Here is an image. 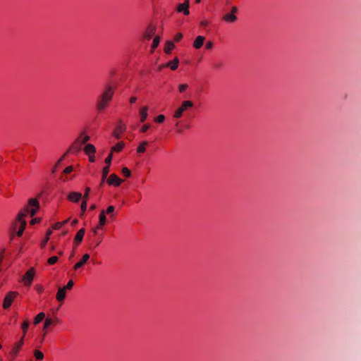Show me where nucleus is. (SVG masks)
I'll list each match as a JSON object with an SVG mask.
<instances>
[{
	"label": "nucleus",
	"mask_w": 361,
	"mask_h": 361,
	"mask_svg": "<svg viewBox=\"0 0 361 361\" xmlns=\"http://www.w3.org/2000/svg\"><path fill=\"white\" fill-rule=\"evenodd\" d=\"M223 19L226 22L233 23L237 20V17L233 13H226L224 16Z\"/></svg>",
	"instance_id": "obj_21"
},
{
	"label": "nucleus",
	"mask_w": 361,
	"mask_h": 361,
	"mask_svg": "<svg viewBox=\"0 0 361 361\" xmlns=\"http://www.w3.org/2000/svg\"><path fill=\"white\" fill-rule=\"evenodd\" d=\"M164 120H165V116L163 114L159 115L158 116H157L155 118V121L159 123H163L164 121Z\"/></svg>",
	"instance_id": "obj_35"
},
{
	"label": "nucleus",
	"mask_w": 361,
	"mask_h": 361,
	"mask_svg": "<svg viewBox=\"0 0 361 361\" xmlns=\"http://www.w3.org/2000/svg\"><path fill=\"white\" fill-rule=\"evenodd\" d=\"M82 197V194L78 192H71L67 196V199L74 203L78 202Z\"/></svg>",
	"instance_id": "obj_9"
},
{
	"label": "nucleus",
	"mask_w": 361,
	"mask_h": 361,
	"mask_svg": "<svg viewBox=\"0 0 361 361\" xmlns=\"http://www.w3.org/2000/svg\"><path fill=\"white\" fill-rule=\"evenodd\" d=\"M17 294L18 293L16 292L13 291H10L8 293V294L4 298L3 302V307L4 309H8L10 307Z\"/></svg>",
	"instance_id": "obj_6"
},
{
	"label": "nucleus",
	"mask_w": 361,
	"mask_h": 361,
	"mask_svg": "<svg viewBox=\"0 0 361 361\" xmlns=\"http://www.w3.org/2000/svg\"><path fill=\"white\" fill-rule=\"evenodd\" d=\"M193 103L191 101L187 100L183 102L181 106L178 108L174 112L173 117L176 118H179L182 116L183 113L187 110L188 108L192 107Z\"/></svg>",
	"instance_id": "obj_3"
},
{
	"label": "nucleus",
	"mask_w": 361,
	"mask_h": 361,
	"mask_svg": "<svg viewBox=\"0 0 361 361\" xmlns=\"http://www.w3.org/2000/svg\"><path fill=\"white\" fill-rule=\"evenodd\" d=\"M23 343H24V340H23V337H22L19 341L16 342L13 345L12 349L10 351V355L12 358L16 357V356L18 355V353L19 350H20L21 347L23 346Z\"/></svg>",
	"instance_id": "obj_7"
},
{
	"label": "nucleus",
	"mask_w": 361,
	"mask_h": 361,
	"mask_svg": "<svg viewBox=\"0 0 361 361\" xmlns=\"http://www.w3.org/2000/svg\"><path fill=\"white\" fill-rule=\"evenodd\" d=\"M125 144L123 142H119L111 148V152H120L123 148Z\"/></svg>",
	"instance_id": "obj_25"
},
{
	"label": "nucleus",
	"mask_w": 361,
	"mask_h": 361,
	"mask_svg": "<svg viewBox=\"0 0 361 361\" xmlns=\"http://www.w3.org/2000/svg\"><path fill=\"white\" fill-rule=\"evenodd\" d=\"M90 140V136L85 135L82 140L80 142L82 145L85 144L87 142Z\"/></svg>",
	"instance_id": "obj_48"
},
{
	"label": "nucleus",
	"mask_w": 361,
	"mask_h": 361,
	"mask_svg": "<svg viewBox=\"0 0 361 361\" xmlns=\"http://www.w3.org/2000/svg\"><path fill=\"white\" fill-rule=\"evenodd\" d=\"M38 222H39V219L35 218L31 220L30 224L34 225Z\"/></svg>",
	"instance_id": "obj_49"
},
{
	"label": "nucleus",
	"mask_w": 361,
	"mask_h": 361,
	"mask_svg": "<svg viewBox=\"0 0 361 361\" xmlns=\"http://www.w3.org/2000/svg\"><path fill=\"white\" fill-rule=\"evenodd\" d=\"M136 101H137V97H132L130 99V104H134Z\"/></svg>",
	"instance_id": "obj_50"
},
{
	"label": "nucleus",
	"mask_w": 361,
	"mask_h": 361,
	"mask_svg": "<svg viewBox=\"0 0 361 361\" xmlns=\"http://www.w3.org/2000/svg\"><path fill=\"white\" fill-rule=\"evenodd\" d=\"M73 255H74V253H73V252H72V253H71V256H70V259L73 256Z\"/></svg>",
	"instance_id": "obj_60"
},
{
	"label": "nucleus",
	"mask_w": 361,
	"mask_h": 361,
	"mask_svg": "<svg viewBox=\"0 0 361 361\" xmlns=\"http://www.w3.org/2000/svg\"><path fill=\"white\" fill-rule=\"evenodd\" d=\"M39 209V204L38 200L37 199H30L28 201L27 205L19 212L16 221L13 224V228L16 229L18 222L20 223V226L16 233L18 237H20L23 235L27 224L24 218L27 214H30L32 216H35Z\"/></svg>",
	"instance_id": "obj_1"
},
{
	"label": "nucleus",
	"mask_w": 361,
	"mask_h": 361,
	"mask_svg": "<svg viewBox=\"0 0 361 361\" xmlns=\"http://www.w3.org/2000/svg\"><path fill=\"white\" fill-rule=\"evenodd\" d=\"M100 242L99 241H97V244H96V246L98 245L99 244Z\"/></svg>",
	"instance_id": "obj_62"
},
{
	"label": "nucleus",
	"mask_w": 361,
	"mask_h": 361,
	"mask_svg": "<svg viewBox=\"0 0 361 361\" xmlns=\"http://www.w3.org/2000/svg\"><path fill=\"white\" fill-rule=\"evenodd\" d=\"M29 324H30V323L28 321H25L21 325L23 332V335L22 337H23V338L25 337V336L26 334L27 330L29 327Z\"/></svg>",
	"instance_id": "obj_29"
},
{
	"label": "nucleus",
	"mask_w": 361,
	"mask_h": 361,
	"mask_svg": "<svg viewBox=\"0 0 361 361\" xmlns=\"http://www.w3.org/2000/svg\"><path fill=\"white\" fill-rule=\"evenodd\" d=\"M52 233V231L51 230L49 229L47 232V234H46V236H45V238L44 239V240L41 243V247H44L46 244L47 243V242L49 241V237L50 235H51Z\"/></svg>",
	"instance_id": "obj_28"
},
{
	"label": "nucleus",
	"mask_w": 361,
	"mask_h": 361,
	"mask_svg": "<svg viewBox=\"0 0 361 361\" xmlns=\"http://www.w3.org/2000/svg\"><path fill=\"white\" fill-rule=\"evenodd\" d=\"M65 157V156L63 155V157H61V159L57 161V163H56V165H55V168H56V167L60 164L61 161L63 160V157Z\"/></svg>",
	"instance_id": "obj_54"
},
{
	"label": "nucleus",
	"mask_w": 361,
	"mask_h": 361,
	"mask_svg": "<svg viewBox=\"0 0 361 361\" xmlns=\"http://www.w3.org/2000/svg\"><path fill=\"white\" fill-rule=\"evenodd\" d=\"M80 209H81V212H82V214H81V216L83 215V214L85 212L86 209H87V201L86 200H83L81 203V205H80Z\"/></svg>",
	"instance_id": "obj_34"
},
{
	"label": "nucleus",
	"mask_w": 361,
	"mask_h": 361,
	"mask_svg": "<svg viewBox=\"0 0 361 361\" xmlns=\"http://www.w3.org/2000/svg\"><path fill=\"white\" fill-rule=\"evenodd\" d=\"M73 285H74L73 281L72 280H71V281H69L68 282V283H67L65 286H63V288H64L66 290H71V289L73 288Z\"/></svg>",
	"instance_id": "obj_39"
},
{
	"label": "nucleus",
	"mask_w": 361,
	"mask_h": 361,
	"mask_svg": "<svg viewBox=\"0 0 361 361\" xmlns=\"http://www.w3.org/2000/svg\"><path fill=\"white\" fill-rule=\"evenodd\" d=\"M68 221V219L67 220H65L63 221H61V222H57L56 223L54 226H53V228L55 229V230H58L59 228H61V226L63 225H64L65 224H66L67 222Z\"/></svg>",
	"instance_id": "obj_31"
},
{
	"label": "nucleus",
	"mask_w": 361,
	"mask_h": 361,
	"mask_svg": "<svg viewBox=\"0 0 361 361\" xmlns=\"http://www.w3.org/2000/svg\"><path fill=\"white\" fill-rule=\"evenodd\" d=\"M122 173H123V176L126 178L130 177L131 175L130 171L127 167H123L122 169Z\"/></svg>",
	"instance_id": "obj_33"
},
{
	"label": "nucleus",
	"mask_w": 361,
	"mask_h": 361,
	"mask_svg": "<svg viewBox=\"0 0 361 361\" xmlns=\"http://www.w3.org/2000/svg\"><path fill=\"white\" fill-rule=\"evenodd\" d=\"M159 42H160V37L159 36H156L154 38L152 46H151L152 51H153L159 46Z\"/></svg>",
	"instance_id": "obj_27"
},
{
	"label": "nucleus",
	"mask_w": 361,
	"mask_h": 361,
	"mask_svg": "<svg viewBox=\"0 0 361 361\" xmlns=\"http://www.w3.org/2000/svg\"><path fill=\"white\" fill-rule=\"evenodd\" d=\"M84 151L87 155L94 154L96 152V148L92 144H87L84 148Z\"/></svg>",
	"instance_id": "obj_20"
},
{
	"label": "nucleus",
	"mask_w": 361,
	"mask_h": 361,
	"mask_svg": "<svg viewBox=\"0 0 361 361\" xmlns=\"http://www.w3.org/2000/svg\"><path fill=\"white\" fill-rule=\"evenodd\" d=\"M90 188L89 187H87L85 190V194L83 195V200H87V199L89 198V194H90Z\"/></svg>",
	"instance_id": "obj_38"
},
{
	"label": "nucleus",
	"mask_w": 361,
	"mask_h": 361,
	"mask_svg": "<svg viewBox=\"0 0 361 361\" xmlns=\"http://www.w3.org/2000/svg\"><path fill=\"white\" fill-rule=\"evenodd\" d=\"M150 126H151L150 124H148V123L145 124L142 126L140 131L142 133H145L148 130V129L150 128Z\"/></svg>",
	"instance_id": "obj_41"
},
{
	"label": "nucleus",
	"mask_w": 361,
	"mask_h": 361,
	"mask_svg": "<svg viewBox=\"0 0 361 361\" xmlns=\"http://www.w3.org/2000/svg\"><path fill=\"white\" fill-rule=\"evenodd\" d=\"M214 47V44L211 41H208L207 42L206 44H205V47L206 49H212Z\"/></svg>",
	"instance_id": "obj_44"
},
{
	"label": "nucleus",
	"mask_w": 361,
	"mask_h": 361,
	"mask_svg": "<svg viewBox=\"0 0 361 361\" xmlns=\"http://www.w3.org/2000/svg\"><path fill=\"white\" fill-rule=\"evenodd\" d=\"M45 318V314L44 312L39 313L34 319V324H37Z\"/></svg>",
	"instance_id": "obj_26"
},
{
	"label": "nucleus",
	"mask_w": 361,
	"mask_h": 361,
	"mask_svg": "<svg viewBox=\"0 0 361 361\" xmlns=\"http://www.w3.org/2000/svg\"><path fill=\"white\" fill-rule=\"evenodd\" d=\"M126 125L122 122V121H119L114 130L112 135L116 139H119L121 138L122 133L126 131Z\"/></svg>",
	"instance_id": "obj_5"
},
{
	"label": "nucleus",
	"mask_w": 361,
	"mask_h": 361,
	"mask_svg": "<svg viewBox=\"0 0 361 361\" xmlns=\"http://www.w3.org/2000/svg\"><path fill=\"white\" fill-rule=\"evenodd\" d=\"M201 0H196V3H200Z\"/></svg>",
	"instance_id": "obj_61"
},
{
	"label": "nucleus",
	"mask_w": 361,
	"mask_h": 361,
	"mask_svg": "<svg viewBox=\"0 0 361 361\" xmlns=\"http://www.w3.org/2000/svg\"><path fill=\"white\" fill-rule=\"evenodd\" d=\"M102 226H99V224H98L97 226L92 228V233L94 235H97L98 233V230L100 229Z\"/></svg>",
	"instance_id": "obj_45"
},
{
	"label": "nucleus",
	"mask_w": 361,
	"mask_h": 361,
	"mask_svg": "<svg viewBox=\"0 0 361 361\" xmlns=\"http://www.w3.org/2000/svg\"><path fill=\"white\" fill-rule=\"evenodd\" d=\"M59 255H63V252H59Z\"/></svg>",
	"instance_id": "obj_64"
},
{
	"label": "nucleus",
	"mask_w": 361,
	"mask_h": 361,
	"mask_svg": "<svg viewBox=\"0 0 361 361\" xmlns=\"http://www.w3.org/2000/svg\"><path fill=\"white\" fill-rule=\"evenodd\" d=\"M165 64L160 65L158 68L159 71L162 70L164 68H165Z\"/></svg>",
	"instance_id": "obj_56"
},
{
	"label": "nucleus",
	"mask_w": 361,
	"mask_h": 361,
	"mask_svg": "<svg viewBox=\"0 0 361 361\" xmlns=\"http://www.w3.org/2000/svg\"><path fill=\"white\" fill-rule=\"evenodd\" d=\"M35 289L39 293H42L44 291V287L40 284L36 285Z\"/></svg>",
	"instance_id": "obj_43"
},
{
	"label": "nucleus",
	"mask_w": 361,
	"mask_h": 361,
	"mask_svg": "<svg viewBox=\"0 0 361 361\" xmlns=\"http://www.w3.org/2000/svg\"><path fill=\"white\" fill-rule=\"evenodd\" d=\"M148 111V107L147 106H143L140 109V121L142 123L145 122L146 119L147 118V114Z\"/></svg>",
	"instance_id": "obj_17"
},
{
	"label": "nucleus",
	"mask_w": 361,
	"mask_h": 361,
	"mask_svg": "<svg viewBox=\"0 0 361 361\" xmlns=\"http://www.w3.org/2000/svg\"><path fill=\"white\" fill-rule=\"evenodd\" d=\"M183 38V35L181 33H178L175 37H174V40L175 42H178L180 41L181 39Z\"/></svg>",
	"instance_id": "obj_46"
},
{
	"label": "nucleus",
	"mask_w": 361,
	"mask_h": 361,
	"mask_svg": "<svg viewBox=\"0 0 361 361\" xmlns=\"http://www.w3.org/2000/svg\"><path fill=\"white\" fill-rule=\"evenodd\" d=\"M207 24H208V23H207V21H202V22H201V25H202V26H207Z\"/></svg>",
	"instance_id": "obj_58"
},
{
	"label": "nucleus",
	"mask_w": 361,
	"mask_h": 361,
	"mask_svg": "<svg viewBox=\"0 0 361 361\" xmlns=\"http://www.w3.org/2000/svg\"><path fill=\"white\" fill-rule=\"evenodd\" d=\"M179 63V59L176 57L172 61H169L165 64V66H168L172 71H175L177 69Z\"/></svg>",
	"instance_id": "obj_18"
},
{
	"label": "nucleus",
	"mask_w": 361,
	"mask_h": 361,
	"mask_svg": "<svg viewBox=\"0 0 361 361\" xmlns=\"http://www.w3.org/2000/svg\"><path fill=\"white\" fill-rule=\"evenodd\" d=\"M115 210V207L114 206H109L107 207L106 211L105 212V214H112Z\"/></svg>",
	"instance_id": "obj_40"
},
{
	"label": "nucleus",
	"mask_w": 361,
	"mask_h": 361,
	"mask_svg": "<svg viewBox=\"0 0 361 361\" xmlns=\"http://www.w3.org/2000/svg\"><path fill=\"white\" fill-rule=\"evenodd\" d=\"M204 37L200 35L197 36L193 42V47L197 49H200L204 44Z\"/></svg>",
	"instance_id": "obj_15"
},
{
	"label": "nucleus",
	"mask_w": 361,
	"mask_h": 361,
	"mask_svg": "<svg viewBox=\"0 0 361 361\" xmlns=\"http://www.w3.org/2000/svg\"><path fill=\"white\" fill-rule=\"evenodd\" d=\"M78 223V221L77 219H74V220L72 221L71 224H72L73 226H75Z\"/></svg>",
	"instance_id": "obj_55"
},
{
	"label": "nucleus",
	"mask_w": 361,
	"mask_h": 361,
	"mask_svg": "<svg viewBox=\"0 0 361 361\" xmlns=\"http://www.w3.org/2000/svg\"><path fill=\"white\" fill-rule=\"evenodd\" d=\"M58 261V257L56 256H53L48 259V263L50 265L54 264Z\"/></svg>",
	"instance_id": "obj_36"
},
{
	"label": "nucleus",
	"mask_w": 361,
	"mask_h": 361,
	"mask_svg": "<svg viewBox=\"0 0 361 361\" xmlns=\"http://www.w3.org/2000/svg\"><path fill=\"white\" fill-rule=\"evenodd\" d=\"M35 275V269L32 267L25 274L23 277V281L25 286H30Z\"/></svg>",
	"instance_id": "obj_4"
},
{
	"label": "nucleus",
	"mask_w": 361,
	"mask_h": 361,
	"mask_svg": "<svg viewBox=\"0 0 361 361\" xmlns=\"http://www.w3.org/2000/svg\"><path fill=\"white\" fill-rule=\"evenodd\" d=\"M148 145L147 141H143L140 143V145L137 148V153H143L146 150V147Z\"/></svg>",
	"instance_id": "obj_24"
},
{
	"label": "nucleus",
	"mask_w": 361,
	"mask_h": 361,
	"mask_svg": "<svg viewBox=\"0 0 361 361\" xmlns=\"http://www.w3.org/2000/svg\"><path fill=\"white\" fill-rule=\"evenodd\" d=\"M154 32H155V27L154 26L150 25L147 28L145 32L144 33L143 37L145 39L149 40L152 38V37L154 35Z\"/></svg>",
	"instance_id": "obj_16"
},
{
	"label": "nucleus",
	"mask_w": 361,
	"mask_h": 361,
	"mask_svg": "<svg viewBox=\"0 0 361 361\" xmlns=\"http://www.w3.org/2000/svg\"><path fill=\"white\" fill-rule=\"evenodd\" d=\"M222 66V63H216L214 64V68H221Z\"/></svg>",
	"instance_id": "obj_53"
},
{
	"label": "nucleus",
	"mask_w": 361,
	"mask_h": 361,
	"mask_svg": "<svg viewBox=\"0 0 361 361\" xmlns=\"http://www.w3.org/2000/svg\"><path fill=\"white\" fill-rule=\"evenodd\" d=\"M85 228H81L78 231V233H76L75 238H74V243L76 245H78L82 242L84 235H85Z\"/></svg>",
	"instance_id": "obj_14"
},
{
	"label": "nucleus",
	"mask_w": 361,
	"mask_h": 361,
	"mask_svg": "<svg viewBox=\"0 0 361 361\" xmlns=\"http://www.w3.org/2000/svg\"><path fill=\"white\" fill-rule=\"evenodd\" d=\"M109 185L118 186L122 183V180L118 178L116 174L113 173L106 180Z\"/></svg>",
	"instance_id": "obj_8"
},
{
	"label": "nucleus",
	"mask_w": 361,
	"mask_h": 361,
	"mask_svg": "<svg viewBox=\"0 0 361 361\" xmlns=\"http://www.w3.org/2000/svg\"><path fill=\"white\" fill-rule=\"evenodd\" d=\"M112 157H113V154H112V152H111V153L109 154V156L106 158L105 159V163L107 164V166H110L111 164V160H112Z\"/></svg>",
	"instance_id": "obj_37"
},
{
	"label": "nucleus",
	"mask_w": 361,
	"mask_h": 361,
	"mask_svg": "<svg viewBox=\"0 0 361 361\" xmlns=\"http://www.w3.org/2000/svg\"><path fill=\"white\" fill-rule=\"evenodd\" d=\"M109 173V166L104 167L103 170H102V180H101L100 185H99L100 187H102L105 180H107L106 178H107Z\"/></svg>",
	"instance_id": "obj_19"
},
{
	"label": "nucleus",
	"mask_w": 361,
	"mask_h": 361,
	"mask_svg": "<svg viewBox=\"0 0 361 361\" xmlns=\"http://www.w3.org/2000/svg\"><path fill=\"white\" fill-rule=\"evenodd\" d=\"M174 44L171 41L166 42L164 47V52L167 54H171L172 49L174 48Z\"/></svg>",
	"instance_id": "obj_22"
},
{
	"label": "nucleus",
	"mask_w": 361,
	"mask_h": 361,
	"mask_svg": "<svg viewBox=\"0 0 361 361\" xmlns=\"http://www.w3.org/2000/svg\"><path fill=\"white\" fill-rule=\"evenodd\" d=\"M66 290L63 287H59L56 298L59 302H63L66 298Z\"/></svg>",
	"instance_id": "obj_13"
},
{
	"label": "nucleus",
	"mask_w": 361,
	"mask_h": 361,
	"mask_svg": "<svg viewBox=\"0 0 361 361\" xmlns=\"http://www.w3.org/2000/svg\"><path fill=\"white\" fill-rule=\"evenodd\" d=\"M187 84H181L179 85L178 89L180 92H183L188 88Z\"/></svg>",
	"instance_id": "obj_42"
},
{
	"label": "nucleus",
	"mask_w": 361,
	"mask_h": 361,
	"mask_svg": "<svg viewBox=\"0 0 361 361\" xmlns=\"http://www.w3.org/2000/svg\"><path fill=\"white\" fill-rule=\"evenodd\" d=\"M238 11V8L236 6H233L231 8V13L235 14Z\"/></svg>",
	"instance_id": "obj_51"
},
{
	"label": "nucleus",
	"mask_w": 361,
	"mask_h": 361,
	"mask_svg": "<svg viewBox=\"0 0 361 361\" xmlns=\"http://www.w3.org/2000/svg\"><path fill=\"white\" fill-rule=\"evenodd\" d=\"M89 160H90V161H91V162H94V154H90V155H89Z\"/></svg>",
	"instance_id": "obj_52"
},
{
	"label": "nucleus",
	"mask_w": 361,
	"mask_h": 361,
	"mask_svg": "<svg viewBox=\"0 0 361 361\" xmlns=\"http://www.w3.org/2000/svg\"><path fill=\"white\" fill-rule=\"evenodd\" d=\"M189 0H185V2L178 4L177 7L178 12H182L185 15H189Z\"/></svg>",
	"instance_id": "obj_10"
},
{
	"label": "nucleus",
	"mask_w": 361,
	"mask_h": 361,
	"mask_svg": "<svg viewBox=\"0 0 361 361\" xmlns=\"http://www.w3.org/2000/svg\"><path fill=\"white\" fill-rule=\"evenodd\" d=\"M55 171H56V168L54 167V168L52 169L51 172H52V173H55Z\"/></svg>",
	"instance_id": "obj_59"
},
{
	"label": "nucleus",
	"mask_w": 361,
	"mask_h": 361,
	"mask_svg": "<svg viewBox=\"0 0 361 361\" xmlns=\"http://www.w3.org/2000/svg\"><path fill=\"white\" fill-rule=\"evenodd\" d=\"M73 166H70L66 167V168L64 169V171H63V172H64L65 173H70L71 172H72V171H73Z\"/></svg>",
	"instance_id": "obj_47"
},
{
	"label": "nucleus",
	"mask_w": 361,
	"mask_h": 361,
	"mask_svg": "<svg viewBox=\"0 0 361 361\" xmlns=\"http://www.w3.org/2000/svg\"><path fill=\"white\" fill-rule=\"evenodd\" d=\"M54 323V320L51 318H47L44 324V329H47L50 325Z\"/></svg>",
	"instance_id": "obj_32"
},
{
	"label": "nucleus",
	"mask_w": 361,
	"mask_h": 361,
	"mask_svg": "<svg viewBox=\"0 0 361 361\" xmlns=\"http://www.w3.org/2000/svg\"><path fill=\"white\" fill-rule=\"evenodd\" d=\"M105 211L102 210L100 214H99V226H103L106 224V215H105Z\"/></svg>",
	"instance_id": "obj_23"
},
{
	"label": "nucleus",
	"mask_w": 361,
	"mask_h": 361,
	"mask_svg": "<svg viewBox=\"0 0 361 361\" xmlns=\"http://www.w3.org/2000/svg\"><path fill=\"white\" fill-rule=\"evenodd\" d=\"M114 95V90L111 87L108 86L103 94L100 96L99 101L97 104V109L101 111L106 109L109 102L111 100Z\"/></svg>",
	"instance_id": "obj_2"
},
{
	"label": "nucleus",
	"mask_w": 361,
	"mask_h": 361,
	"mask_svg": "<svg viewBox=\"0 0 361 361\" xmlns=\"http://www.w3.org/2000/svg\"><path fill=\"white\" fill-rule=\"evenodd\" d=\"M96 208V205L95 204H92L90 207V210H94Z\"/></svg>",
	"instance_id": "obj_57"
},
{
	"label": "nucleus",
	"mask_w": 361,
	"mask_h": 361,
	"mask_svg": "<svg viewBox=\"0 0 361 361\" xmlns=\"http://www.w3.org/2000/svg\"><path fill=\"white\" fill-rule=\"evenodd\" d=\"M82 145L81 144V142L78 140H75L73 143V145H71L70 149L64 154V156H66L69 152H74V153L79 152L81 150Z\"/></svg>",
	"instance_id": "obj_11"
},
{
	"label": "nucleus",
	"mask_w": 361,
	"mask_h": 361,
	"mask_svg": "<svg viewBox=\"0 0 361 361\" xmlns=\"http://www.w3.org/2000/svg\"><path fill=\"white\" fill-rule=\"evenodd\" d=\"M34 355L37 360H42L44 358V354L42 352L39 350H35L34 351Z\"/></svg>",
	"instance_id": "obj_30"
},
{
	"label": "nucleus",
	"mask_w": 361,
	"mask_h": 361,
	"mask_svg": "<svg viewBox=\"0 0 361 361\" xmlns=\"http://www.w3.org/2000/svg\"><path fill=\"white\" fill-rule=\"evenodd\" d=\"M89 259H90V255L85 254L82 256V259L74 265V267H73L74 270H77V269L81 268L82 267H83L84 264L89 260Z\"/></svg>",
	"instance_id": "obj_12"
},
{
	"label": "nucleus",
	"mask_w": 361,
	"mask_h": 361,
	"mask_svg": "<svg viewBox=\"0 0 361 361\" xmlns=\"http://www.w3.org/2000/svg\"><path fill=\"white\" fill-rule=\"evenodd\" d=\"M55 322L58 323V322H59V319H56L55 320Z\"/></svg>",
	"instance_id": "obj_63"
}]
</instances>
